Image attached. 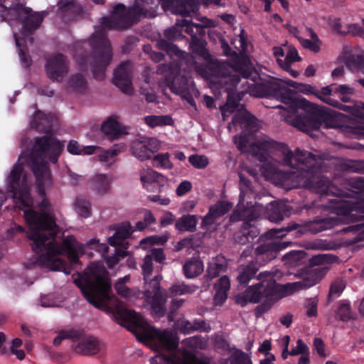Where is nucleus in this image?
I'll return each instance as SVG.
<instances>
[{"mask_svg":"<svg viewBox=\"0 0 364 364\" xmlns=\"http://www.w3.org/2000/svg\"><path fill=\"white\" fill-rule=\"evenodd\" d=\"M7 191L24 210V218L29 226L28 237L33 242L32 250L38 256L32 265L46 267L53 271H63L70 274L66 261L58 256L65 254L71 264H80L79 254H83V245L75 237L68 235L58 243L55 237L60 232L53 216L47 213L50 207L49 200L43 198L39 203L41 212L33 210V200L27 174L21 164H16L7 178Z\"/></svg>","mask_w":364,"mask_h":364,"instance_id":"1","label":"nucleus"},{"mask_svg":"<svg viewBox=\"0 0 364 364\" xmlns=\"http://www.w3.org/2000/svg\"><path fill=\"white\" fill-rule=\"evenodd\" d=\"M283 152V164L293 169L292 177L302 186L319 194L322 202L319 205L336 215L309 222L308 228L311 233L333 228L339 223V215L364 218V198H359L360 195L364 193L363 177L350 178V189L343 190L331 184V181L323 176L327 171V166L316 155L299 149L293 153L287 147Z\"/></svg>","mask_w":364,"mask_h":364,"instance_id":"2","label":"nucleus"},{"mask_svg":"<svg viewBox=\"0 0 364 364\" xmlns=\"http://www.w3.org/2000/svg\"><path fill=\"white\" fill-rule=\"evenodd\" d=\"M286 80L272 77H261L255 73L252 83H249L247 90L250 95L256 97H279L281 101L290 105L294 109H303L304 114H298L293 120L292 125L303 132H309L318 129L321 126L330 127L333 116L328 109L310 103L305 99L293 97L294 91L289 88Z\"/></svg>","mask_w":364,"mask_h":364,"instance_id":"3","label":"nucleus"},{"mask_svg":"<svg viewBox=\"0 0 364 364\" xmlns=\"http://www.w3.org/2000/svg\"><path fill=\"white\" fill-rule=\"evenodd\" d=\"M63 149L64 144L52 134L36 136L32 151L26 156L22 153L18 158L17 164H30L36 179L38 193L42 197L46 196V186L51 183V172L44 159L56 164Z\"/></svg>","mask_w":364,"mask_h":364,"instance_id":"4","label":"nucleus"},{"mask_svg":"<svg viewBox=\"0 0 364 364\" xmlns=\"http://www.w3.org/2000/svg\"><path fill=\"white\" fill-rule=\"evenodd\" d=\"M73 55L82 70L87 63L91 65L93 77L97 80L104 79L112 59L110 42L102 33L92 34L87 42L75 43Z\"/></svg>","mask_w":364,"mask_h":364,"instance_id":"5","label":"nucleus"},{"mask_svg":"<svg viewBox=\"0 0 364 364\" xmlns=\"http://www.w3.org/2000/svg\"><path fill=\"white\" fill-rule=\"evenodd\" d=\"M338 260V257L331 254H320L309 259V266L306 268L303 279L299 282L279 284L273 279L271 274L264 288L278 299L294 294L295 291L311 287L318 284L330 269L328 266Z\"/></svg>","mask_w":364,"mask_h":364,"instance_id":"6","label":"nucleus"},{"mask_svg":"<svg viewBox=\"0 0 364 364\" xmlns=\"http://www.w3.org/2000/svg\"><path fill=\"white\" fill-rule=\"evenodd\" d=\"M74 282L90 304L99 309L107 307L111 290V280L107 269L93 268L85 279H76Z\"/></svg>","mask_w":364,"mask_h":364,"instance_id":"7","label":"nucleus"},{"mask_svg":"<svg viewBox=\"0 0 364 364\" xmlns=\"http://www.w3.org/2000/svg\"><path fill=\"white\" fill-rule=\"evenodd\" d=\"M148 2L149 1L136 0L133 6L128 8L123 4H118L113 8L109 16L102 18V24L109 29H128L153 10V6Z\"/></svg>","mask_w":364,"mask_h":364,"instance_id":"8","label":"nucleus"},{"mask_svg":"<svg viewBox=\"0 0 364 364\" xmlns=\"http://www.w3.org/2000/svg\"><path fill=\"white\" fill-rule=\"evenodd\" d=\"M0 0V16L2 21H17L22 25L24 36L32 35L38 29L44 19V12L34 11L19 2H13L10 6L1 4Z\"/></svg>","mask_w":364,"mask_h":364,"instance_id":"9","label":"nucleus"},{"mask_svg":"<svg viewBox=\"0 0 364 364\" xmlns=\"http://www.w3.org/2000/svg\"><path fill=\"white\" fill-rule=\"evenodd\" d=\"M294 224L291 226H287L283 228H272L269 230L265 235L270 240L259 245L255 250V257L256 264L264 265L272 261L277 257L278 253L285 249L288 243L282 242V239L289 232L297 228Z\"/></svg>","mask_w":364,"mask_h":364,"instance_id":"10","label":"nucleus"},{"mask_svg":"<svg viewBox=\"0 0 364 364\" xmlns=\"http://www.w3.org/2000/svg\"><path fill=\"white\" fill-rule=\"evenodd\" d=\"M274 296L269 293L263 286L262 282H257L248 287L244 291L234 296L235 302L242 307L248 303L258 304L262 299L264 301L255 309L257 316L267 312L276 302Z\"/></svg>","mask_w":364,"mask_h":364,"instance_id":"11","label":"nucleus"},{"mask_svg":"<svg viewBox=\"0 0 364 364\" xmlns=\"http://www.w3.org/2000/svg\"><path fill=\"white\" fill-rule=\"evenodd\" d=\"M259 217V213L254 208H236L230 215L233 222L244 221L240 231L236 234L235 240L241 245H245L253 241L257 237V230L252 224Z\"/></svg>","mask_w":364,"mask_h":364,"instance_id":"12","label":"nucleus"},{"mask_svg":"<svg viewBox=\"0 0 364 364\" xmlns=\"http://www.w3.org/2000/svg\"><path fill=\"white\" fill-rule=\"evenodd\" d=\"M142 294L143 297L150 304L151 314L154 316L161 318L166 315V296L161 290L160 281L157 277H155L149 284L145 285Z\"/></svg>","mask_w":364,"mask_h":364,"instance_id":"13","label":"nucleus"},{"mask_svg":"<svg viewBox=\"0 0 364 364\" xmlns=\"http://www.w3.org/2000/svg\"><path fill=\"white\" fill-rule=\"evenodd\" d=\"M114 317L119 324L127 323L129 331L134 333L139 340L146 338L148 335L144 333L146 322L144 318L134 311L128 309L117 310Z\"/></svg>","mask_w":364,"mask_h":364,"instance_id":"14","label":"nucleus"},{"mask_svg":"<svg viewBox=\"0 0 364 364\" xmlns=\"http://www.w3.org/2000/svg\"><path fill=\"white\" fill-rule=\"evenodd\" d=\"M287 85L293 87L296 92H299L306 95H313L321 101L330 105L333 107H336L340 104V102L333 99L331 97V93L334 92V84L330 86H326L321 88L319 91L315 86L307 84L299 83L291 80H287Z\"/></svg>","mask_w":364,"mask_h":364,"instance_id":"15","label":"nucleus"},{"mask_svg":"<svg viewBox=\"0 0 364 364\" xmlns=\"http://www.w3.org/2000/svg\"><path fill=\"white\" fill-rule=\"evenodd\" d=\"M212 72L213 75L220 78L218 82L223 85H230L232 87H236L240 82V76L248 79L253 77L255 73L244 68H239L235 73H231L229 69L223 64L216 65Z\"/></svg>","mask_w":364,"mask_h":364,"instance_id":"16","label":"nucleus"},{"mask_svg":"<svg viewBox=\"0 0 364 364\" xmlns=\"http://www.w3.org/2000/svg\"><path fill=\"white\" fill-rule=\"evenodd\" d=\"M132 65L131 61L122 62L114 70L113 84L123 93L132 95Z\"/></svg>","mask_w":364,"mask_h":364,"instance_id":"17","label":"nucleus"},{"mask_svg":"<svg viewBox=\"0 0 364 364\" xmlns=\"http://www.w3.org/2000/svg\"><path fill=\"white\" fill-rule=\"evenodd\" d=\"M48 77L53 81H62L69 71L67 57L62 53L53 55L48 58L46 65Z\"/></svg>","mask_w":364,"mask_h":364,"instance_id":"18","label":"nucleus"},{"mask_svg":"<svg viewBox=\"0 0 364 364\" xmlns=\"http://www.w3.org/2000/svg\"><path fill=\"white\" fill-rule=\"evenodd\" d=\"M259 270V266L254 262L247 264L240 265L237 269L236 279L240 285H247L248 283L253 279H257L259 282H262L263 286L264 282L268 281L271 273L269 272H260L257 275Z\"/></svg>","mask_w":364,"mask_h":364,"instance_id":"19","label":"nucleus"},{"mask_svg":"<svg viewBox=\"0 0 364 364\" xmlns=\"http://www.w3.org/2000/svg\"><path fill=\"white\" fill-rule=\"evenodd\" d=\"M232 208V203L226 200H219L209 208L208 213L202 218L200 228L208 230L215 221L228 213Z\"/></svg>","mask_w":364,"mask_h":364,"instance_id":"20","label":"nucleus"},{"mask_svg":"<svg viewBox=\"0 0 364 364\" xmlns=\"http://www.w3.org/2000/svg\"><path fill=\"white\" fill-rule=\"evenodd\" d=\"M159 149V141L151 139L146 143L136 141L131 147L132 154L141 161L149 159Z\"/></svg>","mask_w":364,"mask_h":364,"instance_id":"21","label":"nucleus"},{"mask_svg":"<svg viewBox=\"0 0 364 364\" xmlns=\"http://www.w3.org/2000/svg\"><path fill=\"white\" fill-rule=\"evenodd\" d=\"M291 208L283 201H274L266 208V216L271 222L278 223L290 216Z\"/></svg>","mask_w":364,"mask_h":364,"instance_id":"22","label":"nucleus"},{"mask_svg":"<svg viewBox=\"0 0 364 364\" xmlns=\"http://www.w3.org/2000/svg\"><path fill=\"white\" fill-rule=\"evenodd\" d=\"M228 263L223 257H216L208 262L206 274L203 279L205 280L203 287L206 289L210 287V281L219 277L223 272H226Z\"/></svg>","mask_w":364,"mask_h":364,"instance_id":"23","label":"nucleus"},{"mask_svg":"<svg viewBox=\"0 0 364 364\" xmlns=\"http://www.w3.org/2000/svg\"><path fill=\"white\" fill-rule=\"evenodd\" d=\"M113 230H115V232L107 239L108 244L112 247L121 245L123 241L129 238L134 231L129 222L116 225Z\"/></svg>","mask_w":364,"mask_h":364,"instance_id":"24","label":"nucleus"},{"mask_svg":"<svg viewBox=\"0 0 364 364\" xmlns=\"http://www.w3.org/2000/svg\"><path fill=\"white\" fill-rule=\"evenodd\" d=\"M241 112L235 114L232 119V122L235 125H240L245 129H247L250 131H256L257 130V119L256 117L249 112L244 107L241 110Z\"/></svg>","mask_w":364,"mask_h":364,"instance_id":"25","label":"nucleus"},{"mask_svg":"<svg viewBox=\"0 0 364 364\" xmlns=\"http://www.w3.org/2000/svg\"><path fill=\"white\" fill-rule=\"evenodd\" d=\"M80 342L75 348V351L77 353L90 355H95L98 353L99 341L95 337H84V332L82 331V337L79 340Z\"/></svg>","mask_w":364,"mask_h":364,"instance_id":"26","label":"nucleus"},{"mask_svg":"<svg viewBox=\"0 0 364 364\" xmlns=\"http://www.w3.org/2000/svg\"><path fill=\"white\" fill-rule=\"evenodd\" d=\"M203 269V262L200 258H189L183 265V273L186 279H194L198 277Z\"/></svg>","mask_w":364,"mask_h":364,"instance_id":"27","label":"nucleus"},{"mask_svg":"<svg viewBox=\"0 0 364 364\" xmlns=\"http://www.w3.org/2000/svg\"><path fill=\"white\" fill-rule=\"evenodd\" d=\"M230 288V281L228 276H223L217 281L214 286V300L216 304L222 305L226 301Z\"/></svg>","mask_w":364,"mask_h":364,"instance_id":"28","label":"nucleus"},{"mask_svg":"<svg viewBox=\"0 0 364 364\" xmlns=\"http://www.w3.org/2000/svg\"><path fill=\"white\" fill-rule=\"evenodd\" d=\"M101 131L109 139H116L122 134L121 125L117 121V117L111 116L101 126Z\"/></svg>","mask_w":364,"mask_h":364,"instance_id":"29","label":"nucleus"},{"mask_svg":"<svg viewBox=\"0 0 364 364\" xmlns=\"http://www.w3.org/2000/svg\"><path fill=\"white\" fill-rule=\"evenodd\" d=\"M168 86L173 93L177 95H187L192 89L190 80L185 75L176 76L173 80L168 82Z\"/></svg>","mask_w":364,"mask_h":364,"instance_id":"30","label":"nucleus"},{"mask_svg":"<svg viewBox=\"0 0 364 364\" xmlns=\"http://www.w3.org/2000/svg\"><path fill=\"white\" fill-rule=\"evenodd\" d=\"M198 217L195 215L184 214L176 220L175 228L180 232H193L196 230Z\"/></svg>","mask_w":364,"mask_h":364,"instance_id":"31","label":"nucleus"},{"mask_svg":"<svg viewBox=\"0 0 364 364\" xmlns=\"http://www.w3.org/2000/svg\"><path fill=\"white\" fill-rule=\"evenodd\" d=\"M52 123L49 117L41 112L38 111L33 117L31 122V127L36 129L39 132L48 134L52 130Z\"/></svg>","mask_w":364,"mask_h":364,"instance_id":"32","label":"nucleus"},{"mask_svg":"<svg viewBox=\"0 0 364 364\" xmlns=\"http://www.w3.org/2000/svg\"><path fill=\"white\" fill-rule=\"evenodd\" d=\"M198 288V287L194 284H187L184 282H178L170 287L168 292L171 296H176L193 294Z\"/></svg>","mask_w":364,"mask_h":364,"instance_id":"33","label":"nucleus"},{"mask_svg":"<svg viewBox=\"0 0 364 364\" xmlns=\"http://www.w3.org/2000/svg\"><path fill=\"white\" fill-rule=\"evenodd\" d=\"M156 336L159 343L166 350H174L178 346V341L174 339L172 334L168 331H157Z\"/></svg>","mask_w":364,"mask_h":364,"instance_id":"34","label":"nucleus"},{"mask_svg":"<svg viewBox=\"0 0 364 364\" xmlns=\"http://www.w3.org/2000/svg\"><path fill=\"white\" fill-rule=\"evenodd\" d=\"M75 210L81 217L87 218L92 214L90 202L83 196H77L75 201Z\"/></svg>","mask_w":364,"mask_h":364,"instance_id":"35","label":"nucleus"},{"mask_svg":"<svg viewBox=\"0 0 364 364\" xmlns=\"http://www.w3.org/2000/svg\"><path fill=\"white\" fill-rule=\"evenodd\" d=\"M260 162H267L269 159V153L267 151V144L265 141L252 144V149L250 151Z\"/></svg>","mask_w":364,"mask_h":364,"instance_id":"36","label":"nucleus"},{"mask_svg":"<svg viewBox=\"0 0 364 364\" xmlns=\"http://www.w3.org/2000/svg\"><path fill=\"white\" fill-rule=\"evenodd\" d=\"M82 337V331L70 329L68 331H62L59 333L53 340V345L58 346L61 344L63 340L70 339L73 341H77Z\"/></svg>","mask_w":364,"mask_h":364,"instance_id":"37","label":"nucleus"},{"mask_svg":"<svg viewBox=\"0 0 364 364\" xmlns=\"http://www.w3.org/2000/svg\"><path fill=\"white\" fill-rule=\"evenodd\" d=\"M110 182V179L105 174H98L92 178L94 188L100 194H105L109 190Z\"/></svg>","mask_w":364,"mask_h":364,"instance_id":"38","label":"nucleus"},{"mask_svg":"<svg viewBox=\"0 0 364 364\" xmlns=\"http://www.w3.org/2000/svg\"><path fill=\"white\" fill-rule=\"evenodd\" d=\"M206 43L200 40L198 36H193L190 43V48L191 51L203 58H207L209 56L208 50L205 48Z\"/></svg>","mask_w":364,"mask_h":364,"instance_id":"39","label":"nucleus"},{"mask_svg":"<svg viewBox=\"0 0 364 364\" xmlns=\"http://www.w3.org/2000/svg\"><path fill=\"white\" fill-rule=\"evenodd\" d=\"M68 87L74 91L84 92L87 88V82L81 73L73 75L68 80Z\"/></svg>","mask_w":364,"mask_h":364,"instance_id":"40","label":"nucleus"},{"mask_svg":"<svg viewBox=\"0 0 364 364\" xmlns=\"http://www.w3.org/2000/svg\"><path fill=\"white\" fill-rule=\"evenodd\" d=\"M182 27L184 28V31L189 34L191 38L198 35L203 36L205 34V26L186 19L183 20Z\"/></svg>","mask_w":364,"mask_h":364,"instance_id":"41","label":"nucleus"},{"mask_svg":"<svg viewBox=\"0 0 364 364\" xmlns=\"http://www.w3.org/2000/svg\"><path fill=\"white\" fill-rule=\"evenodd\" d=\"M144 121L151 127L171 125L173 122L172 118L168 115H149L144 118Z\"/></svg>","mask_w":364,"mask_h":364,"instance_id":"42","label":"nucleus"},{"mask_svg":"<svg viewBox=\"0 0 364 364\" xmlns=\"http://www.w3.org/2000/svg\"><path fill=\"white\" fill-rule=\"evenodd\" d=\"M346 65L352 72L364 69V56L363 55H350L346 58Z\"/></svg>","mask_w":364,"mask_h":364,"instance_id":"43","label":"nucleus"},{"mask_svg":"<svg viewBox=\"0 0 364 364\" xmlns=\"http://www.w3.org/2000/svg\"><path fill=\"white\" fill-rule=\"evenodd\" d=\"M16 44L18 48V55L21 64L25 68H29L32 64V59L28 53V48L26 46H22L20 40L17 38V35L14 34Z\"/></svg>","mask_w":364,"mask_h":364,"instance_id":"44","label":"nucleus"},{"mask_svg":"<svg viewBox=\"0 0 364 364\" xmlns=\"http://www.w3.org/2000/svg\"><path fill=\"white\" fill-rule=\"evenodd\" d=\"M154 166L156 168H162L165 169H171L173 166L169 159L168 153L158 154L153 158Z\"/></svg>","mask_w":364,"mask_h":364,"instance_id":"45","label":"nucleus"},{"mask_svg":"<svg viewBox=\"0 0 364 364\" xmlns=\"http://www.w3.org/2000/svg\"><path fill=\"white\" fill-rule=\"evenodd\" d=\"M336 316L342 321H348L351 319L352 311L348 302H343L340 304L336 311Z\"/></svg>","mask_w":364,"mask_h":364,"instance_id":"46","label":"nucleus"},{"mask_svg":"<svg viewBox=\"0 0 364 364\" xmlns=\"http://www.w3.org/2000/svg\"><path fill=\"white\" fill-rule=\"evenodd\" d=\"M141 267L142 269V272L144 274V280H145V285L147 283V281L150 279V275L153 272V259L151 257V255H149L148 254L144 257L143 259V262L141 264Z\"/></svg>","mask_w":364,"mask_h":364,"instance_id":"47","label":"nucleus"},{"mask_svg":"<svg viewBox=\"0 0 364 364\" xmlns=\"http://www.w3.org/2000/svg\"><path fill=\"white\" fill-rule=\"evenodd\" d=\"M235 143L237 149L243 153H250L252 149V144L250 142L249 136L246 134L240 135L235 138Z\"/></svg>","mask_w":364,"mask_h":364,"instance_id":"48","label":"nucleus"},{"mask_svg":"<svg viewBox=\"0 0 364 364\" xmlns=\"http://www.w3.org/2000/svg\"><path fill=\"white\" fill-rule=\"evenodd\" d=\"M189 163L198 169L205 168L209 164L208 159L205 156L193 154L188 158Z\"/></svg>","mask_w":364,"mask_h":364,"instance_id":"49","label":"nucleus"},{"mask_svg":"<svg viewBox=\"0 0 364 364\" xmlns=\"http://www.w3.org/2000/svg\"><path fill=\"white\" fill-rule=\"evenodd\" d=\"M114 288L119 295L124 298L129 299L135 296V291L127 287L126 284H123V282H117L114 285Z\"/></svg>","mask_w":364,"mask_h":364,"instance_id":"50","label":"nucleus"},{"mask_svg":"<svg viewBox=\"0 0 364 364\" xmlns=\"http://www.w3.org/2000/svg\"><path fill=\"white\" fill-rule=\"evenodd\" d=\"M163 177L164 176L162 174L151 169L149 170L146 175L141 176L140 179L143 183V186L146 188L147 185L151 184L152 183L158 181L160 178Z\"/></svg>","mask_w":364,"mask_h":364,"instance_id":"51","label":"nucleus"},{"mask_svg":"<svg viewBox=\"0 0 364 364\" xmlns=\"http://www.w3.org/2000/svg\"><path fill=\"white\" fill-rule=\"evenodd\" d=\"M230 364H252L251 358L241 350H237L230 360Z\"/></svg>","mask_w":364,"mask_h":364,"instance_id":"52","label":"nucleus"},{"mask_svg":"<svg viewBox=\"0 0 364 364\" xmlns=\"http://www.w3.org/2000/svg\"><path fill=\"white\" fill-rule=\"evenodd\" d=\"M346 287V283L345 281L341 278H338L335 279L331 287L329 290V296H333V294H336L337 296H339L340 294L343 292Z\"/></svg>","mask_w":364,"mask_h":364,"instance_id":"53","label":"nucleus"},{"mask_svg":"<svg viewBox=\"0 0 364 364\" xmlns=\"http://www.w3.org/2000/svg\"><path fill=\"white\" fill-rule=\"evenodd\" d=\"M158 45L160 49L166 51L169 55L177 54V53L179 51L178 47L168 39L160 40L158 43Z\"/></svg>","mask_w":364,"mask_h":364,"instance_id":"54","label":"nucleus"},{"mask_svg":"<svg viewBox=\"0 0 364 364\" xmlns=\"http://www.w3.org/2000/svg\"><path fill=\"white\" fill-rule=\"evenodd\" d=\"M151 364H176L174 355L161 354L151 358Z\"/></svg>","mask_w":364,"mask_h":364,"instance_id":"55","label":"nucleus"},{"mask_svg":"<svg viewBox=\"0 0 364 364\" xmlns=\"http://www.w3.org/2000/svg\"><path fill=\"white\" fill-rule=\"evenodd\" d=\"M119 152V149L113 147L112 149L104 150L103 151H102L100 154L97 155V158L100 161L108 162L113 158H114Z\"/></svg>","mask_w":364,"mask_h":364,"instance_id":"56","label":"nucleus"},{"mask_svg":"<svg viewBox=\"0 0 364 364\" xmlns=\"http://www.w3.org/2000/svg\"><path fill=\"white\" fill-rule=\"evenodd\" d=\"M296 348H292L289 351V355H297L299 354L309 355V347L301 339H298L296 341Z\"/></svg>","mask_w":364,"mask_h":364,"instance_id":"57","label":"nucleus"},{"mask_svg":"<svg viewBox=\"0 0 364 364\" xmlns=\"http://www.w3.org/2000/svg\"><path fill=\"white\" fill-rule=\"evenodd\" d=\"M87 245L89 248L94 249L96 251L102 253L107 252L109 249L106 244L100 243L99 240L95 238L90 240L87 242Z\"/></svg>","mask_w":364,"mask_h":364,"instance_id":"58","label":"nucleus"},{"mask_svg":"<svg viewBox=\"0 0 364 364\" xmlns=\"http://www.w3.org/2000/svg\"><path fill=\"white\" fill-rule=\"evenodd\" d=\"M300 42L304 48L309 49L314 53H318L320 50L321 43L304 38H300Z\"/></svg>","mask_w":364,"mask_h":364,"instance_id":"59","label":"nucleus"},{"mask_svg":"<svg viewBox=\"0 0 364 364\" xmlns=\"http://www.w3.org/2000/svg\"><path fill=\"white\" fill-rule=\"evenodd\" d=\"M329 26L332 28V30L336 32L338 34L345 36L348 34V32L346 31L341 30V20L339 18H330L329 19Z\"/></svg>","mask_w":364,"mask_h":364,"instance_id":"60","label":"nucleus"},{"mask_svg":"<svg viewBox=\"0 0 364 364\" xmlns=\"http://www.w3.org/2000/svg\"><path fill=\"white\" fill-rule=\"evenodd\" d=\"M182 36L181 31L175 26H172L164 31V36L169 41H175Z\"/></svg>","mask_w":364,"mask_h":364,"instance_id":"61","label":"nucleus"},{"mask_svg":"<svg viewBox=\"0 0 364 364\" xmlns=\"http://www.w3.org/2000/svg\"><path fill=\"white\" fill-rule=\"evenodd\" d=\"M148 255H151L152 259H154L156 262L159 263H161L166 259V256L162 248H153L149 250Z\"/></svg>","mask_w":364,"mask_h":364,"instance_id":"62","label":"nucleus"},{"mask_svg":"<svg viewBox=\"0 0 364 364\" xmlns=\"http://www.w3.org/2000/svg\"><path fill=\"white\" fill-rule=\"evenodd\" d=\"M348 30L346 31L353 36L364 37V27L358 23H351L348 25Z\"/></svg>","mask_w":364,"mask_h":364,"instance_id":"63","label":"nucleus"},{"mask_svg":"<svg viewBox=\"0 0 364 364\" xmlns=\"http://www.w3.org/2000/svg\"><path fill=\"white\" fill-rule=\"evenodd\" d=\"M174 215L170 211H166L160 218L161 226L164 228L172 225L175 221Z\"/></svg>","mask_w":364,"mask_h":364,"instance_id":"64","label":"nucleus"}]
</instances>
